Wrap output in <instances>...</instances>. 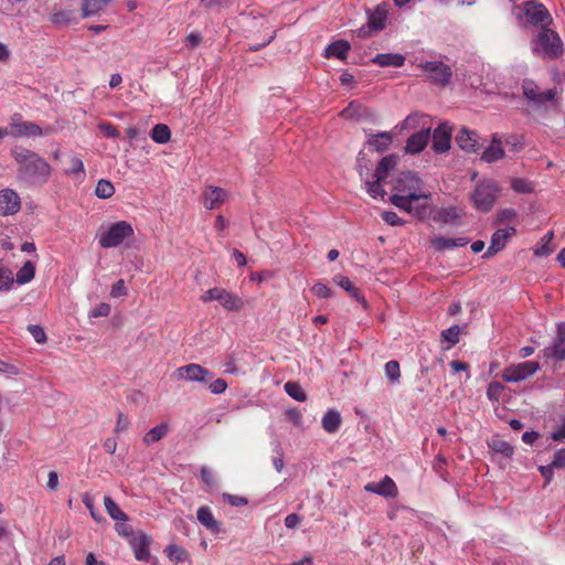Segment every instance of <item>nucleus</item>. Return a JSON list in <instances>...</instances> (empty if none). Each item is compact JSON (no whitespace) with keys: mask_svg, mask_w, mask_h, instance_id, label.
Here are the masks:
<instances>
[{"mask_svg":"<svg viewBox=\"0 0 565 565\" xmlns=\"http://www.w3.org/2000/svg\"><path fill=\"white\" fill-rule=\"evenodd\" d=\"M390 202L397 209L424 220L431 214V193L424 191V183L414 172H401L393 183Z\"/></svg>","mask_w":565,"mask_h":565,"instance_id":"1","label":"nucleus"},{"mask_svg":"<svg viewBox=\"0 0 565 565\" xmlns=\"http://www.w3.org/2000/svg\"><path fill=\"white\" fill-rule=\"evenodd\" d=\"M12 154L18 164L17 175L20 181L31 185H43L49 181L52 167L36 152L17 148Z\"/></svg>","mask_w":565,"mask_h":565,"instance_id":"2","label":"nucleus"},{"mask_svg":"<svg viewBox=\"0 0 565 565\" xmlns=\"http://www.w3.org/2000/svg\"><path fill=\"white\" fill-rule=\"evenodd\" d=\"M500 191L501 189L494 180L484 179L479 181L470 194L476 210L481 213L491 211L500 195Z\"/></svg>","mask_w":565,"mask_h":565,"instance_id":"3","label":"nucleus"},{"mask_svg":"<svg viewBox=\"0 0 565 565\" xmlns=\"http://www.w3.org/2000/svg\"><path fill=\"white\" fill-rule=\"evenodd\" d=\"M398 157L395 154H388L379 162L374 177V181H365V189L367 193L374 199H384L386 194L383 182L387 178L391 170L397 164Z\"/></svg>","mask_w":565,"mask_h":565,"instance_id":"4","label":"nucleus"},{"mask_svg":"<svg viewBox=\"0 0 565 565\" xmlns=\"http://www.w3.org/2000/svg\"><path fill=\"white\" fill-rule=\"evenodd\" d=\"M132 235V226L126 221H119L111 224L105 231H99L97 237L103 248H111L119 246L126 238Z\"/></svg>","mask_w":565,"mask_h":565,"instance_id":"5","label":"nucleus"},{"mask_svg":"<svg viewBox=\"0 0 565 565\" xmlns=\"http://www.w3.org/2000/svg\"><path fill=\"white\" fill-rule=\"evenodd\" d=\"M563 43L558 34L550 29H542L536 36L533 51L548 57H556L562 53Z\"/></svg>","mask_w":565,"mask_h":565,"instance_id":"6","label":"nucleus"},{"mask_svg":"<svg viewBox=\"0 0 565 565\" xmlns=\"http://www.w3.org/2000/svg\"><path fill=\"white\" fill-rule=\"evenodd\" d=\"M173 377L188 382H195L200 384H207L214 376L211 371L196 363H190L178 367Z\"/></svg>","mask_w":565,"mask_h":565,"instance_id":"7","label":"nucleus"},{"mask_svg":"<svg viewBox=\"0 0 565 565\" xmlns=\"http://www.w3.org/2000/svg\"><path fill=\"white\" fill-rule=\"evenodd\" d=\"M540 370V363L536 361H525L512 364L504 369L502 379L509 383H518L534 375Z\"/></svg>","mask_w":565,"mask_h":565,"instance_id":"8","label":"nucleus"},{"mask_svg":"<svg viewBox=\"0 0 565 565\" xmlns=\"http://www.w3.org/2000/svg\"><path fill=\"white\" fill-rule=\"evenodd\" d=\"M10 136L20 137H41L46 135L49 130H43L39 125L24 121L20 114L12 115L9 124Z\"/></svg>","mask_w":565,"mask_h":565,"instance_id":"9","label":"nucleus"},{"mask_svg":"<svg viewBox=\"0 0 565 565\" xmlns=\"http://www.w3.org/2000/svg\"><path fill=\"white\" fill-rule=\"evenodd\" d=\"M420 67L428 78L437 85L446 86L451 81L452 71L450 66L440 61H428L423 63Z\"/></svg>","mask_w":565,"mask_h":565,"instance_id":"10","label":"nucleus"},{"mask_svg":"<svg viewBox=\"0 0 565 565\" xmlns=\"http://www.w3.org/2000/svg\"><path fill=\"white\" fill-rule=\"evenodd\" d=\"M523 13L526 22L532 25L545 26L552 22L550 12L542 3L527 1L524 4Z\"/></svg>","mask_w":565,"mask_h":565,"instance_id":"11","label":"nucleus"},{"mask_svg":"<svg viewBox=\"0 0 565 565\" xmlns=\"http://www.w3.org/2000/svg\"><path fill=\"white\" fill-rule=\"evenodd\" d=\"M522 92L524 97L536 106H542L555 97L554 89L540 92L537 85L532 81H524L522 83Z\"/></svg>","mask_w":565,"mask_h":565,"instance_id":"12","label":"nucleus"},{"mask_svg":"<svg viewBox=\"0 0 565 565\" xmlns=\"http://www.w3.org/2000/svg\"><path fill=\"white\" fill-rule=\"evenodd\" d=\"M21 209V199L12 189L0 191V215L9 216L17 214Z\"/></svg>","mask_w":565,"mask_h":565,"instance_id":"13","label":"nucleus"},{"mask_svg":"<svg viewBox=\"0 0 565 565\" xmlns=\"http://www.w3.org/2000/svg\"><path fill=\"white\" fill-rule=\"evenodd\" d=\"M431 126L426 125L425 122L422 126V129L414 132L406 141L405 151L407 153H419L427 146L430 138Z\"/></svg>","mask_w":565,"mask_h":565,"instance_id":"14","label":"nucleus"},{"mask_svg":"<svg viewBox=\"0 0 565 565\" xmlns=\"http://www.w3.org/2000/svg\"><path fill=\"white\" fill-rule=\"evenodd\" d=\"M134 555L137 561L148 562L150 559L151 537L145 532H138L129 540Z\"/></svg>","mask_w":565,"mask_h":565,"instance_id":"15","label":"nucleus"},{"mask_svg":"<svg viewBox=\"0 0 565 565\" xmlns=\"http://www.w3.org/2000/svg\"><path fill=\"white\" fill-rule=\"evenodd\" d=\"M431 148L437 153H444L450 149L451 128L448 124H440L433 132Z\"/></svg>","mask_w":565,"mask_h":565,"instance_id":"16","label":"nucleus"},{"mask_svg":"<svg viewBox=\"0 0 565 565\" xmlns=\"http://www.w3.org/2000/svg\"><path fill=\"white\" fill-rule=\"evenodd\" d=\"M364 491L375 493L383 498H395L398 493L396 483L388 476H385L380 482L366 483Z\"/></svg>","mask_w":565,"mask_h":565,"instance_id":"17","label":"nucleus"},{"mask_svg":"<svg viewBox=\"0 0 565 565\" xmlns=\"http://www.w3.org/2000/svg\"><path fill=\"white\" fill-rule=\"evenodd\" d=\"M515 233V228L513 226H509L505 228H499L492 234L490 246L488 247L483 257H489L491 255L497 254L502 250L508 239Z\"/></svg>","mask_w":565,"mask_h":565,"instance_id":"18","label":"nucleus"},{"mask_svg":"<svg viewBox=\"0 0 565 565\" xmlns=\"http://www.w3.org/2000/svg\"><path fill=\"white\" fill-rule=\"evenodd\" d=\"M388 15V6L386 3L379 4L373 11L367 12V28L371 31H382L386 26Z\"/></svg>","mask_w":565,"mask_h":565,"instance_id":"19","label":"nucleus"},{"mask_svg":"<svg viewBox=\"0 0 565 565\" xmlns=\"http://www.w3.org/2000/svg\"><path fill=\"white\" fill-rule=\"evenodd\" d=\"M462 215V211L457 209L456 206L441 207L436 211L431 210V214L428 217H433V220L437 223L456 225L458 224L459 218Z\"/></svg>","mask_w":565,"mask_h":565,"instance_id":"20","label":"nucleus"},{"mask_svg":"<svg viewBox=\"0 0 565 565\" xmlns=\"http://www.w3.org/2000/svg\"><path fill=\"white\" fill-rule=\"evenodd\" d=\"M227 198L225 190L218 186H207L203 192V204L206 209L213 210L221 206Z\"/></svg>","mask_w":565,"mask_h":565,"instance_id":"21","label":"nucleus"},{"mask_svg":"<svg viewBox=\"0 0 565 565\" xmlns=\"http://www.w3.org/2000/svg\"><path fill=\"white\" fill-rule=\"evenodd\" d=\"M548 355L557 361L565 359V323L561 322L557 324L556 335L553 340L552 345L547 349Z\"/></svg>","mask_w":565,"mask_h":565,"instance_id":"22","label":"nucleus"},{"mask_svg":"<svg viewBox=\"0 0 565 565\" xmlns=\"http://www.w3.org/2000/svg\"><path fill=\"white\" fill-rule=\"evenodd\" d=\"M456 142L462 150L475 152L478 148L479 136L476 131L462 128L456 136Z\"/></svg>","mask_w":565,"mask_h":565,"instance_id":"23","label":"nucleus"},{"mask_svg":"<svg viewBox=\"0 0 565 565\" xmlns=\"http://www.w3.org/2000/svg\"><path fill=\"white\" fill-rule=\"evenodd\" d=\"M68 167L64 170L65 175L74 179L77 182H83L86 177L83 160L75 153L68 157Z\"/></svg>","mask_w":565,"mask_h":565,"instance_id":"24","label":"nucleus"},{"mask_svg":"<svg viewBox=\"0 0 565 565\" xmlns=\"http://www.w3.org/2000/svg\"><path fill=\"white\" fill-rule=\"evenodd\" d=\"M372 63L381 67H401L405 63V56L399 53H381L372 58Z\"/></svg>","mask_w":565,"mask_h":565,"instance_id":"25","label":"nucleus"},{"mask_svg":"<svg viewBox=\"0 0 565 565\" xmlns=\"http://www.w3.org/2000/svg\"><path fill=\"white\" fill-rule=\"evenodd\" d=\"M392 141V134L388 131H382L379 134L370 135L366 143L376 152H384L390 148Z\"/></svg>","mask_w":565,"mask_h":565,"instance_id":"26","label":"nucleus"},{"mask_svg":"<svg viewBox=\"0 0 565 565\" xmlns=\"http://www.w3.org/2000/svg\"><path fill=\"white\" fill-rule=\"evenodd\" d=\"M469 243V239L466 237H457V238H450V237H444V236H436L431 238V245L436 250H445V249H451L455 247H462L466 246Z\"/></svg>","mask_w":565,"mask_h":565,"instance_id":"27","label":"nucleus"},{"mask_svg":"<svg viewBox=\"0 0 565 565\" xmlns=\"http://www.w3.org/2000/svg\"><path fill=\"white\" fill-rule=\"evenodd\" d=\"M504 157L502 142L497 137H493L490 146L482 152L481 160L488 163L495 162Z\"/></svg>","mask_w":565,"mask_h":565,"instance_id":"28","label":"nucleus"},{"mask_svg":"<svg viewBox=\"0 0 565 565\" xmlns=\"http://www.w3.org/2000/svg\"><path fill=\"white\" fill-rule=\"evenodd\" d=\"M341 423V414L334 408L329 409L321 419L322 428L329 434L335 433L340 428Z\"/></svg>","mask_w":565,"mask_h":565,"instance_id":"29","label":"nucleus"},{"mask_svg":"<svg viewBox=\"0 0 565 565\" xmlns=\"http://www.w3.org/2000/svg\"><path fill=\"white\" fill-rule=\"evenodd\" d=\"M218 302L228 311H239L244 307L242 298L226 289H223Z\"/></svg>","mask_w":565,"mask_h":565,"instance_id":"30","label":"nucleus"},{"mask_svg":"<svg viewBox=\"0 0 565 565\" xmlns=\"http://www.w3.org/2000/svg\"><path fill=\"white\" fill-rule=\"evenodd\" d=\"M351 46L349 42L344 40H339L337 42L331 43L324 50V56L328 58L337 57L339 60H344L350 51Z\"/></svg>","mask_w":565,"mask_h":565,"instance_id":"31","label":"nucleus"},{"mask_svg":"<svg viewBox=\"0 0 565 565\" xmlns=\"http://www.w3.org/2000/svg\"><path fill=\"white\" fill-rule=\"evenodd\" d=\"M113 0H83L82 15L88 18L99 13Z\"/></svg>","mask_w":565,"mask_h":565,"instance_id":"32","label":"nucleus"},{"mask_svg":"<svg viewBox=\"0 0 565 565\" xmlns=\"http://www.w3.org/2000/svg\"><path fill=\"white\" fill-rule=\"evenodd\" d=\"M198 520L206 529L217 532L220 529L218 522L214 519V515L209 507H201L196 512Z\"/></svg>","mask_w":565,"mask_h":565,"instance_id":"33","label":"nucleus"},{"mask_svg":"<svg viewBox=\"0 0 565 565\" xmlns=\"http://www.w3.org/2000/svg\"><path fill=\"white\" fill-rule=\"evenodd\" d=\"M164 554L173 563H183L189 559V552L175 544H169L164 547Z\"/></svg>","mask_w":565,"mask_h":565,"instance_id":"34","label":"nucleus"},{"mask_svg":"<svg viewBox=\"0 0 565 565\" xmlns=\"http://www.w3.org/2000/svg\"><path fill=\"white\" fill-rule=\"evenodd\" d=\"M429 125L428 117L422 114L408 115L399 125L401 130L422 129L423 124Z\"/></svg>","mask_w":565,"mask_h":565,"instance_id":"35","label":"nucleus"},{"mask_svg":"<svg viewBox=\"0 0 565 565\" xmlns=\"http://www.w3.org/2000/svg\"><path fill=\"white\" fill-rule=\"evenodd\" d=\"M104 507L108 515L115 521H128L127 514L119 508V505L109 497H104Z\"/></svg>","mask_w":565,"mask_h":565,"instance_id":"36","label":"nucleus"},{"mask_svg":"<svg viewBox=\"0 0 565 565\" xmlns=\"http://www.w3.org/2000/svg\"><path fill=\"white\" fill-rule=\"evenodd\" d=\"M151 139L160 145H164L170 141L171 139V131L170 128L164 124H157L151 132H150Z\"/></svg>","mask_w":565,"mask_h":565,"instance_id":"37","label":"nucleus"},{"mask_svg":"<svg viewBox=\"0 0 565 565\" xmlns=\"http://www.w3.org/2000/svg\"><path fill=\"white\" fill-rule=\"evenodd\" d=\"M169 431V427L166 423H161L151 428L143 437V443L149 445L157 443L162 439Z\"/></svg>","mask_w":565,"mask_h":565,"instance_id":"38","label":"nucleus"},{"mask_svg":"<svg viewBox=\"0 0 565 565\" xmlns=\"http://www.w3.org/2000/svg\"><path fill=\"white\" fill-rule=\"evenodd\" d=\"M35 275V265L28 260L23 264V266L19 269L15 276V280L20 285H24L30 282Z\"/></svg>","mask_w":565,"mask_h":565,"instance_id":"39","label":"nucleus"},{"mask_svg":"<svg viewBox=\"0 0 565 565\" xmlns=\"http://www.w3.org/2000/svg\"><path fill=\"white\" fill-rule=\"evenodd\" d=\"M115 188L108 180L100 179L95 188V195L99 199H109L114 195Z\"/></svg>","mask_w":565,"mask_h":565,"instance_id":"40","label":"nucleus"},{"mask_svg":"<svg viewBox=\"0 0 565 565\" xmlns=\"http://www.w3.org/2000/svg\"><path fill=\"white\" fill-rule=\"evenodd\" d=\"M285 392L297 402H305L307 395L302 387L296 382H287L284 386Z\"/></svg>","mask_w":565,"mask_h":565,"instance_id":"41","label":"nucleus"},{"mask_svg":"<svg viewBox=\"0 0 565 565\" xmlns=\"http://www.w3.org/2000/svg\"><path fill=\"white\" fill-rule=\"evenodd\" d=\"M460 327L458 324H454L449 327L448 329L444 330L441 332V339L443 341H446L449 343V345L446 349H450L455 344H457L460 340Z\"/></svg>","mask_w":565,"mask_h":565,"instance_id":"42","label":"nucleus"},{"mask_svg":"<svg viewBox=\"0 0 565 565\" xmlns=\"http://www.w3.org/2000/svg\"><path fill=\"white\" fill-rule=\"evenodd\" d=\"M554 238V233L552 231L547 232L542 238H541V245L537 246L534 249V255L536 257H544L548 256L553 250L550 248V243Z\"/></svg>","mask_w":565,"mask_h":565,"instance_id":"43","label":"nucleus"},{"mask_svg":"<svg viewBox=\"0 0 565 565\" xmlns=\"http://www.w3.org/2000/svg\"><path fill=\"white\" fill-rule=\"evenodd\" d=\"M14 285V277L12 271L0 265V291H9Z\"/></svg>","mask_w":565,"mask_h":565,"instance_id":"44","label":"nucleus"},{"mask_svg":"<svg viewBox=\"0 0 565 565\" xmlns=\"http://www.w3.org/2000/svg\"><path fill=\"white\" fill-rule=\"evenodd\" d=\"M384 370H385L386 377L391 382L397 383L399 381L401 370H399V364L397 361L392 360V361L386 362Z\"/></svg>","mask_w":565,"mask_h":565,"instance_id":"45","label":"nucleus"},{"mask_svg":"<svg viewBox=\"0 0 565 565\" xmlns=\"http://www.w3.org/2000/svg\"><path fill=\"white\" fill-rule=\"evenodd\" d=\"M28 331L33 337V339L36 343L42 344V343L46 342V334L42 327H40L38 324H30V326H28Z\"/></svg>","mask_w":565,"mask_h":565,"instance_id":"46","label":"nucleus"},{"mask_svg":"<svg viewBox=\"0 0 565 565\" xmlns=\"http://www.w3.org/2000/svg\"><path fill=\"white\" fill-rule=\"evenodd\" d=\"M503 390L504 386L501 383L492 382L488 385L487 396L489 399L498 401L501 397Z\"/></svg>","mask_w":565,"mask_h":565,"instance_id":"47","label":"nucleus"},{"mask_svg":"<svg viewBox=\"0 0 565 565\" xmlns=\"http://www.w3.org/2000/svg\"><path fill=\"white\" fill-rule=\"evenodd\" d=\"M311 290L319 298H330L332 296L331 289L323 282H316Z\"/></svg>","mask_w":565,"mask_h":565,"instance_id":"48","label":"nucleus"},{"mask_svg":"<svg viewBox=\"0 0 565 565\" xmlns=\"http://www.w3.org/2000/svg\"><path fill=\"white\" fill-rule=\"evenodd\" d=\"M383 221L392 226L403 225L404 221L393 211H384L382 213Z\"/></svg>","mask_w":565,"mask_h":565,"instance_id":"49","label":"nucleus"},{"mask_svg":"<svg viewBox=\"0 0 565 565\" xmlns=\"http://www.w3.org/2000/svg\"><path fill=\"white\" fill-rule=\"evenodd\" d=\"M209 383V390L213 394H222L227 388V383L223 379H212Z\"/></svg>","mask_w":565,"mask_h":565,"instance_id":"50","label":"nucleus"},{"mask_svg":"<svg viewBox=\"0 0 565 565\" xmlns=\"http://www.w3.org/2000/svg\"><path fill=\"white\" fill-rule=\"evenodd\" d=\"M116 532L124 537H132L134 531L131 526L127 523V521H116L115 524Z\"/></svg>","mask_w":565,"mask_h":565,"instance_id":"51","label":"nucleus"},{"mask_svg":"<svg viewBox=\"0 0 565 565\" xmlns=\"http://www.w3.org/2000/svg\"><path fill=\"white\" fill-rule=\"evenodd\" d=\"M83 503L89 510L92 518L96 522H100L103 520V516L96 512L95 505H94V499L89 494L86 493L83 495Z\"/></svg>","mask_w":565,"mask_h":565,"instance_id":"52","label":"nucleus"},{"mask_svg":"<svg viewBox=\"0 0 565 565\" xmlns=\"http://www.w3.org/2000/svg\"><path fill=\"white\" fill-rule=\"evenodd\" d=\"M110 306L106 302H102L97 305L90 312L89 317L93 318H99V317H107L110 313Z\"/></svg>","mask_w":565,"mask_h":565,"instance_id":"53","label":"nucleus"},{"mask_svg":"<svg viewBox=\"0 0 565 565\" xmlns=\"http://www.w3.org/2000/svg\"><path fill=\"white\" fill-rule=\"evenodd\" d=\"M0 374H4L7 376L18 375L20 374V369L14 364L0 360Z\"/></svg>","mask_w":565,"mask_h":565,"instance_id":"54","label":"nucleus"},{"mask_svg":"<svg viewBox=\"0 0 565 565\" xmlns=\"http://www.w3.org/2000/svg\"><path fill=\"white\" fill-rule=\"evenodd\" d=\"M201 480L206 487H214L216 484L213 472L207 467L201 468Z\"/></svg>","mask_w":565,"mask_h":565,"instance_id":"55","label":"nucleus"},{"mask_svg":"<svg viewBox=\"0 0 565 565\" xmlns=\"http://www.w3.org/2000/svg\"><path fill=\"white\" fill-rule=\"evenodd\" d=\"M127 289L125 287V282L122 279H119L116 284L113 285L110 295L113 298H119L126 296Z\"/></svg>","mask_w":565,"mask_h":565,"instance_id":"56","label":"nucleus"},{"mask_svg":"<svg viewBox=\"0 0 565 565\" xmlns=\"http://www.w3.org/2000/svg\"><path fill=\"white\" fill-rule=\"evenodd\" d=\"M491 446L494 450L502 452L507 456L512 454V447L504 440H493Z\"/></svg>","mask_w":565,"mask_h":565,"instance_id":"57","label":"nucleus"},{"mask_svg":"<svg viewBox=\"0 0 565 565\" xmlns=\"http://www.w3.org/2000/svg\"><path fill=\"white\" fill-rule=\"evenodd\" d=\"M98 127H99L100 131H103L106 137L116 138L119 136L117 128L115 126H113L111 124L102 122V124H99Z\"/></svg>","mask_w":565,"mask_h":565,"instance_id":"58","label":"nucleus"},{"mask_svg":"<svg viewBox=\"0 0 565 565\" xmlns=\"http://www.w3.org/2000/svg\"><path fill=\"white\" fill-rule=\"evenodd\" d=\"M129 426H130V422L128 420V418L125 417L121 413H119L114 431L116 434H119L121 431L127 430L129 428Z\"/></svg>","mask_w":565,"mask_h":565,"instance_id":"59","label":"nucleus"},{"mask_svg":"<svg viewBox=\"0 0 565 565\" xmlns=\"http://www.w3.org/2000/svg\"><path fill=\"white\" fill-rule=\"evenodd\" d=\"M554 468H565V448L557 450L551 462Z\"/></svg>","mask_w":565,"mask_h":565,"instance_id":"60","label":"nucleus"},{"mask_svg":"<svg viewBox=\"0 0 565 565\" xmlns=\"http://www.w3.org/2000/svg\"><path fill=\"white\" fill-rule=\"evenodd\" d=\"M334 282L341 288H343L345 291H351L353 287L352 281L347 276L343 275H337L334 277Z\"/></svg>","mask_w":565,"mask_h":565,"instance_id":"61","label":"nucleus"},{"mask_svg":"<svg viewBox=\"0 0 565 565\" xmlns=\"http://www.w3.org/2000/svg\"><path fill=\"white\" fill-rule=\"evenodd\" d=\"M551 438L555 441H561V440L565 439V416L562 418V423L557 427V429H555L552 433Z\"/></svg>","mask_w":565,"mask_h":565,"instance_id":"62","label":"nucleus"},{"mask_svg":"<svg viewBox=\"0 0 565 565\" xmlns=\"http://www.w3.org/2000/svg\"><path fill=\"white\" fill-rule=\"evenodd\" d=\"M515 216V212L512 209H504L498 213V222H509Z\"/></svg>","mask_w":565,"mask_h":565,"instance_id":"63","label":"nucleus"},{"mask_svg":"<svg viewBox=\"0 0 565 565\" xmlns=\"http://www.w3.org/2000/svg\"><path fill=\"white\" fill-rule=\"evenodd\" d=\"M202 36L199 33H191L185 38V45L194 49L201 43Z\"/></svg>","mask_w":565,"mask_h":565,"instance_id":"64","label":"nucleus"}]
</instances>
